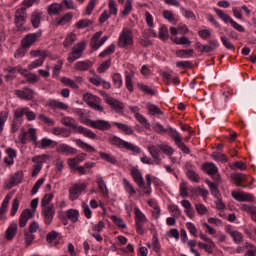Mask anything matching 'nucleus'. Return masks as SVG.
<instances>
[{
    "instance_id": "obj_1",
    "label": "nucleus",
    "mask_w": 256,
    "mask_h": 256,
    "mask_svg": "<svg viewBox=\"0 0 256 256\" xmlns=\"http://www.w3.org/2000/svg\"><path fill=\"white\" fill-rule=\"evenodd\" d=\"M152 127L155 133H158V135H165V133H167L169 137L173 139L178 149L184 152L186 155L191 153V149H189V147H187V145H185L183 142V137H181V134L177 130L173 129V127L168 126V128H165L159 122L152 124Z\"/></svg>"
},
{
    "instance_id": "obj_2",
    "label": "nucleus",
    "mask_w": 256,
    "mask_h": 256,
    "mask_svg": "<svg viewBox=\"0 0 256 256\" xmlns=\"http://www.w3.org/2000/svg\"><path fill=\"white\" fill-rule=\"evenodd\" d=\"M109 143L111 145H115V147H123L124 149H127L128 151H132V153H141V148L138 146H135L131 142H127L117 136H112L108 139Z\"/></svg>"
},
{
    "instance_id": "obj_3",
    "label": "nucleus",
    "mask_w": 256,
    "mask_h": 256,
    "mask_svg": "<svg viewBox=\"0 0 256 256\" xmlns=\"http://www.w3.org/2000/svg\"><path fill=\"white\" fill-rule=\"evenodd\" d=\"M25 21H27V8L21 7L14 15V23L18 31H25Z\"/></svg>"
},
{
    "instance_id": "obj_4",
    "label": "nucleus",
    "mask_w": 256,
    "mask_h": 256,
    "mask_svg": "<svg viewBox=\"0 0 256 256\" xmlns=\"http://www.w3.org/2000/svg\"><path fill=\"white\" fill-rule=\"evenodd\" d=\"M83 99L85 103L89 105V107H91L95 111H99V113H103L104 109L103 106H101V98L91 93H85L83 95Z\"/></svg>"
},
{
    "instance_id": "obj_5",
    "label": "nucleus",
    "mask_w": 256,
    "mask_h": 256,
    "mask_svg": "<svg viewBox=\"0 0 256 256\" xmlns=\"http://www.w3.org/2000/svg\"><path fill=\"white\" fill-rule=\"evenodd\" d=\"M85 49H87V42H80L76 47H73L71 53L68 54L69 63H75L77 59L83 57V51H85Z\"/></svg>"
},
{
    "instance_id": "obj_6",
    "label": "nucleus",
    "mask_w": 256,
    "mask_h": 256,
    "mask_svg": "<svg viewBox=\"0 0 256 256\" xmlns=\"http://www.w3.org/2000/svg\"><path fill=\"white\" fill-rule=\"evenodd\" d=\"M134 213L136 231L139 235H144L145 230L143 228L145 227V223H147V217H145V214H143L139 208H134Z\"/></svg>"
},
{
    "instance_id": "obj_7",
    "label": "nucleus",
    "mask_w": 256,
    "mask_h": 256,
    "mask_svg": "<svg viewBox=\"0 0 256 256\" xmlns=\"http://www.w3.org/2000/svg\"><path fill=\"white\" fill-rule=\"evenodd\" d=\"M119 47H127V45H133V31L129 28H124L120 33L118 39Z\"/></svg>"
},
{
    "instance_id": "obj_8",
    "label": "nucleus",
    "mask_w": 256,
    "mask_h": 256,
    "mask_svg": "<svg viewBox=\"0 0 256 256\" xmlns=\"http://www.w3.org/2000/svg\"><path fill=\"white\" fill-rule=\"evenodd\" d=\"M202 170L204 173H207V175H210L214 181H221V176L217 173H219V168H217V165L206 162L202 165Z\"/></svg>"
},
{
    "instance_id": "obj_9",
    "label": "nucleus",
    "mask_w": 256,
    "mask_h": 256,
    "mask_svg": "<svg viewBox=\"0 0 256 256\" xmlns=\"http://www.w3.org/2000/svg\"><path fill=\"white\" fill-rule=\"evenodd\" d=\"M41 35V32L27 34L21 40V46L23 47V49L31 48L32 45H35V43H37V39H40Z\"/></svg>"
},
{
    "instance_id": "obj_10",
    "label": "nucleus",
    "mask_w": 256,
    "mask_h": 256,
    "mask_svg": "<svg viewBox=\"0 0 256 256\" xmlns=\"http://www.w3.org/2000/svg\"><path fill=\"white\" fill-rule=\"evenodd\" d=\"M86 125L92 127L93 129H98L99 131H109L111 129V123L106 120H86Z\"/></svg>"
},
{
    "instance_id": "obj_11",
    "label": "nucleus",
    "mask_w": 256,
    "mask_h": 256,
    "mask_svg": "<svg viewBox=\"0 0 256 256\" xmlns=\"http://www.w3.org/2000/svg\"><path fill=\"white\" fill-rule=\"evenodd\" d=\"M85 189H87V184L85 183H76L74 185H72L69 188V199L70 201H75L77 200V198L81 195V193H83V191H85Z\"/></svg>"
},
{
    "instance_id": "obj_12",
    "label": "nucleus",
    "mask_w": 256,
    "mask_h": 256,
    "mask_svg": "<svg viewBox=\"0 0 256 256\" xmlns=\"http://www.w3.org/2000/svg\"><path fill=\"white\" fill-rule=\"evenodd\" d=\"M42 215L44 217V223L46 225H51L53 223V218L55 217V206L51 204L42 208Z\"/></svg>"
},
{
    "instance_id": "obj_13",
    "label": "nucleus",
    "mask_w": 256,
    "mask_h": 256,
    "mask_svg": "<svg viewBox=\"0 0 256 256\" xmlns=\"http://www.w3.org/2000/svg\"><path fill=\"white\" fill-rule=\"evenodd\" d=\"M105 103L107 105L111 106L112 109L116 111V113H123V110L125 109V104L123 102L113 98V97H107L105 99Z\"/></svg>"
},
{
    "instance_id": "obj_14",
    "label": "nucleus",
    "mask_w": 256,
    "mask_h": 256,
    "mask_svg": "<svg viewBox=\"0 0 256 256\" xmlns=\"http://www.w3.org/2000/svg\"><path fill=\"white\" fill-rule=\"evenodd\" d=\"M56 153L60 155H77V149L71 147L69 144H60L56 146Z\"/></svg>"
},
{
    "instance_id": "obj_15",
    "label": "nucleus",
    "mask_w": 256,
    "mask_h": 256,
    "mask_svg": "<svg viewBox=\"0 0 256 256\" xmlns=\"http://www.w3.org/2000/svg\"><path fill=\"white\" fill-rule=\"evenodd\" d=\"M33 217H35V214L30 209L23 210L19 218V227H27L29 219H33Z\"/></svg>"
},
{
    "instance_id": "obj_16",
    "label": "nucleus",
    "mask_w": 256,
    "mask_h": 256,
    "mask_svg": "<svg viewBox=\"0 0 256 256\" xmlns=\"http://www.w3.org/2000/svg\"><path fill=\"white\" fill-rule=\"evenodd\" d=\"M33 89L24 88L23 90H15V95L19 99H23L24 101H33Z\"/></svg>"
},
{
    "instance_id": "obj_17",
    "label": "nucleus",
    "mask_w": 256,
    "mask_h": 256,
    "mask_svg": "<svg viewBox=\"0 0 256 256\" xmlns=\"http://www.w3.org/2000/svg\"><path fill=\"white\" fill-rule=\"evenodd\" d=\"M232 197L236 199V201H240L243 203L244 201H250L253 203L255 201V197L252 194L245 193V192H232Z\"/></svg>"
},
{
    "instance_id": "obj_18",
    "label": "nucleus",
    "mask_w": 256,
    "mask_h": 256,
    "mask_svg": "<svg viewBox=\"0 0 256 256\" xmlns=\"http://www.w3.org/2000/svg\"><path fill=\"white\" fill-rule=\"evenodd\" d=\"M131 175H132L135 183L138 184V187H143L145 185V180L143 179V174H141V171H139V169L132 168Z\"/></svg>"
},
{
    "instance_id": "obj_19",
    "label": "nucleus",
    "mask_w": 256,
    "mask_h": 256,
    "mask_svg": "<svg viewBox=\"0 0 256 256\" xmlns=\"http://www.w3.org/2000/svg\"><path fill=\"white\" fill-rule=\"evenodd\" d=\"M18 225L17 223H12L5 232V240L6 241H13L15 236L17 235Z\"/></svg>"
},
{
    "instance_id": "obj_20",
    "label": "nucleus",
    "mask_w": 256,
    "mask_h": 256,
    "mask_svg": "<svg viewBox=\"0 0 256 256\" xmlns=\"http://www.w3.org/2000/svg\"><path fill=\"white\" fill-rule=\"evenodd\" d=\"M93 67V62L91 60L78 61L75 64L76 71H88Z\"/></svg>"
},
{
    "instance_id": "obj_21",
    "label": "nucleus",
    "mask_w": 256,
    "mask_h": 256,
    "mask_svg": "<svg viewBox=\"0 0 256 256\" xmlns=\"http://www.w3.org/2000/svg\"><path fill=\"white\" fill-rule=\"evenodd\" d=\"M76 145L80 147V149H84V151H87V153H96L97 149L95 147L91 146L90 144H87L81 139L74 140Z\"/></svg>"
},
{
    "instance_id": "obj_22",
    "label": "nucleus",
    "mask_w": 256,
    "mask_h": 256,
    "mask_svg": "<svg viewBox=\"0 0 256 256\" xmlns=\"http://www.w3.org/2000/svg\"><path fill=\"white\" fill-rule=\"evenodd\" d=\"M76 133H80L82 135H84V137H87L88 139H97V134H95V132L91 131L90 129H87L83 126H79L77 128Z\"/></svg>"
},
{
    "instance_id": "obj_23",
    "label": "nucleus",
    "mask_w": 256,
    "mask_h": 256,
    "mask_svg": "<svg viewBox=\"0 0 256 256\" xmlns=\"http://www.w3.org/2000/svg\"><path fill=\"white\" fill-rule=\"evenodd\" d=\"M62 125H64L65 127H70V129H73L74 133H77V129H79V126H77V124H75V119L71 118V117H64L61 120Z\"/></svg>"
},
{
    "instance_id": "obj_24",
    "label": "nucleus",
    "mask_w": 256,
    "mask_h": 256,
    "mask_svg": "<svg viewBox=\"0 0 256 256\" xmlns=\"http://www.w3.org/2000/svg\"><path fill=\"white\" fill-rule=\"evenodd\" d=\"M48 105L50 109H61L62 111H67V109H69V105L60 102L59 100H50Z\"/></svg>"
},
{
    "instance_id": "obj_25",
    "label": "nucleus",
    "mask_w": 256,
    "mask_h": 256,
    "mask_svg": "<svg viewBox=\"0 0 256 256\" xmlns=\"http://www.w3.org/2000/svg\"><path fill=\"white\" fill-rule=\"evenodd\" d=\"M206 183L211 191V195H213V197L216 199H220L221 193H219V185L210 180H207Z\"/></svg>"
},
{
    "instance_id": "obj_26",
    "label": "nucleus",
    "mask_w": 256,
    "mask_h": 256,
    "mask_svg": "<svg viewBox=\"0 0 256 256\" xmlns=\"http://www.w3.org/2000/svg\"><path fill=\"white\" fill-rule=\"evenodd\" d=\"M227 232L230 234L236 245H240V243H243V234L241 232L231 229H228Z\"/></svg>"
},
{
    "instance_id": "obj_27",
    "label": "nucleus",
    "mask_w": 256,
    "mask_h": 256,
    "mask_svg": "<svg viewBox=\"0 0 256 256\" xmlns=\"http://www.w3.org/2000/svg\"><path fill=\"white\" fill-rule=\"evenodd\" d=\"M42 15H43V13H41L39 11H34L31 14V24L34 29H37L39 27V25H41V16Z\"/></svg>"
},
{
    "instance_id": "obj_28",
    "label": "nucleus",
    "mask_w": 256,
    "mask_h": 256,
    "mask_svg": "<svg viewBox=\"0 0 256 256\" xmlns=\"http://www.w3.org/2000/svg\"><path fill=\"white\" fill-rule=\"evenodd\" d=\"M113 125L122 131V133H125V135H133V128L131 126L121 122H114Z\"/></svg>"
},
{
    "instance_id": "obj_29",
    "label": "nucleus",
    "mask_w": 256,
    "mask_h": 256,
    "mask_svg": "<svg viewBox=\"0 0 256 256\" xmlns=\"http://www.w3.org/2000/svg\"><path fill=\"white\" fill-rule=\"evenodd\" d=\"M23 181V171L16 172L11 178H10V188L15 187V185H19Z\"/></svg>"
},
{
    "instance_id": "obj_30",
    "label": "nucleus",
    "mask_w": 256,
    "mask_h": 256,
    "mask_svg": "<svg viewBox=\"0 0 256 256\" xmlns=\"http://www.w3.org/2000/svg\"><path fill=\"white\" fill-rule=\"evenodd\" d=\"M231 179L234 180V183L237 187H241V183L247 181V176L241 173H233Z\"/></svg>"
},
{
    "instance_id": "obj_31",
    "label": "nucleus",
    "mask_w": 256,
    "mask_h": 256,
    "mask_svg": "<svg viewBox=\"0 0 256 256\" xmlns=\"http://www.w3.org/2000/svg\"><path fill=\"white\" fill-rule=\"evenodd\" d=\"M97 185L102 195L104 197H107V195H109V190L107 189V185L105 184V180H103V177H97Z\"/></svg>"
},
{
    "instance_id": "obj_32",
    "label": "nucleus",
    "mask_w": 256,
    "mask_h": 256,
    "mask_svg": "<svg viewBox=\"0 0 256 256\" xmlns=\"http://www.w3.org/2000/svg\"><path fill=\"white\" fill-rule=\"evenodd\" d=\"M62 9H63V5L59 3H53L47 9L48 15H59Z\"/></svg>"
},
{
    "instance_id": "obj_33",
    "label": "nucleus",
    "mask_w": 256,
    "mask_h": 256,
    "mask_svg": "<svg viewBox=\"0 0 256 256\" xmlns=\"http://www.w3.org/2000/svg\"><path fill=\"white\" fill-rule=\"evenodd\" d=\"M61 83H63V85H65L66 87H71V89H75V90H79V87H80L78 86L75 80L67 77H62Z\"/></svg>"
},
{
    "instance_id": "obj_34",
    "label": "nucleus",
    "mask_w": 256,
    "mask_h": 256,
    "mask_svg": "<svg viewBox=\"0 0 256 256\" xmlns=\"http://www.w3.org/2000/svg\"><path fill=\"white\" fill-rule=\"evenodd\" d=\"M40 149H47L48 147H52L55 148L57 147V142L49 139V138H43L41 141H40Z\"/></svg>"
},
{
    "instance_id": "obj_35",
    "label": "nucleus",
    "mask_w": 256,
    "mask_h": 256,
    "mask_svg": "<svg viewBox=\"0 0 256 256\" xmlns=\"http://www.w3.org/2000/svg\"><path fill=\"white\" fill-rule=\"evenodd\" d=\"M4 71H6V73H12L13 75H15V73H20V75H25V73H27V70L23 69V67L21 66H7Z\"/></svg>"
},
{
    "instance_id": "obj_36",
    "label": "nucleus",
    "mask_w": 256,
    "mask_h": 256,
    "mask_svg": "<svg viewBox=\"0 0 256 256\" xmlns=\"http://www.w3.org/2000/svg\"><path fill=\"white\" fill-rule=\"evenodd\" d=\"M99 156L101 157V159H103L104 161H107V163H111L112 165H118V161L117 158H115L114 156H111L108 153L105 152H99Z\"/></svg>"
},
{
    "instance_id": "obj_37",
    "label": "nucleus",
    "mask_w": 256,
    "mask_h": 256,
    "mask_svg": "<svg viewBox=\"0 0 256 256\" xmlns=\"http://www.w3.org/2000/svg\"><path fill=\"white\" fill-rule=\"evenodd\" d=\"M67 217L72 221V223H77V221H79V210L69 209L67 211Z\"/></svg>"
},
{
    "instance_id": "obj_38",
    "label": "nucleus",
    "mask_w": 256,
    "mask_h": 256,
    "mask_svg": "<svg viewBox=\"0 0 256 256\" xmlns=\"http://www.w3.org/2000/svg\"><path fill=\"white\" fill-rule=\"evenodd\" d=\"M76 41H77V34H75V33H69V34L66 36L63 45H64L65 48L71 47V45H72L73 43H75Z\"/></svg>"
},
{
    "instance_id": "obj_39",
    "label": "nucleus",
    "mask_w": 256,
    "mask_h": 256,
    "mask_svg": "<svg viewBox=\"0 0 256 256\" xmlns=\"http://www.w3.org/2000/svg\"><path fill=\"white\" fill-rule=\"evenodd\" d=\"M158 37L161 39V41H167V39H169V29H167V26L162 25L159 28Z\"/></svg>"
},
{
    "instance_id": "obj_40",
    "label": "nucleus",
    "mask_w": 256,
    "mask_h": 256,
    "mask_svg": "<svg viewBox=\"0 0 256 256\" xmlns=\"http://www.w3.org/2000/svg\"><path fill=\"white\" fill-rule=\"evenodd\" d=\"M147 150H148V152L150 153V155H151L152 158L161 157V155H160L161 149L159 148V145H158V146L149 145V146L147 147Z\"/></svg>"
},
{
    "instance_id": "obj_41",
    "label": "nucleus",
    "mask_w": 256,
    "mask_h": 256,
    "mask_svg": "<svg viewBox=\"0 0 256 256\" xmlns=\"http://www.w3.org/2000/svg\"><path fill=\"white\" fill-rule=\"evenodd\" d=\"M147 109L150 115H163V111H161V109H159V107H157L155 104L148 103Z\"/></svg>"
},
{
    "instance_id": "obj_42",
    "label": "nucleus",
    "mask_w": 256,
    "mask_h": 256,
    "mask_svg": "<svg viewBox=\"0 0 256 256\" xmlns=\"http://www.w3.org/2000/svg\"><path fill=\"white\" fill-rule=\"evenodd\" d=\"M131 11H133V1L132 0H126L124 10L122 11L121 16L122 17H127V15H129V13H131Z\"/></svg>"
},
{
    "instance_id": "obj_43",
    "label": "nucleus",
    "mask_w": 256,
    "mask_h": 256,
    "mask_svg": "<svg viewBox=\"0 0 256 256\" xmlns=\"http://www.w3.org/2000/svg\"><path fill=\"white\" fill-rule=\"evenodd\" d=\"M110 219L113 221V223H115L117 227H119V229H127V224H125V221H123L121 218L112 215Z\"/></svg>"
},
{
    "instance_id": "obj_44",
    "label": "nucleus",
    "mask_w": 256,
    "mask_h": 256,
    "mask_svg": "<svg viewBox=\"0 0 256 256\" xmlns=\"http://www.w3.org/2000/svg\"><path fill=\"white\" fill-rule=\"evenodd\" d=\"M135 118L137 119V121H139V123H141V125L145 127V129H151V124L143 115H141L140 113H136Z\"/></svg>"
},
{
    "instance_id": "obj_45",
    "label": "nucleus",
    "mask_w": 256,
    "mask_h": 256,
    "mask_svg": "<svg viewBox=\"0 0 256 256\" xmlns=\"http://www.w3.org/2000/svg\"><path fill=\"white\" fill-rule=\"evenodd\" d=\"M10 201H11V195H6L0 207V215H4V213H7V209L9 207Z\"/></svg>"
},
{
    "instance_id": "obj_46",
    "label": "nucleus",
    "mask_w": 256,
    "mask_h": 256,
    "mask_svg": "<svg viewBox=\"0 0 256 256\" xmlns=\"http://www.w3.org/2000/svg\"><path fill=\"white\" fill-rule=\"evenodd\" d=\"M53 197H54L53 193L44 195V197L41 200L42 208L50 207V205H51L50 203H51V201H53Z\"/></svg>"
},
{
    "instance_id": "obj_47",
    "label": "nucleus",
    "mask_w": 256,
    "mask_h": 256,
    "mask_svg": "<svg viewBox=\"0 0 256 256\" xmlns=\"http://www.w3.org/2000/svg\"><path fill=\"white\" fill-rule=\"evenodd\" d=\"M162 16L164 17V19L169 21V23H176L177 21V19H175V14L171 10L163 11Z\"/></svg>"
},
{
    "instance_id": "obj_48",
    "label": "nucleus",
    "mask_w": 256,
    "mask_h": 256,
    "mask_svg": "<svg viewBox=\"0 0 256 256\" xmlns=\"http://www.w3.org/2000/svg\"><path fill=\"white\" fill-rule=\"evenodd\" d=\"M7 119H9V112L2 111L0 113V133H3V127H5V123H7Z\"/></svg>"
},
{
    "instance_id": "obj_49",
    "label": "nucleus",
    "mask_w": 256,
    "mask_h": 256,
    "mask_svg": "<svg viewBox=\"0 0 256 256\" xmlns=\"http://www.w3.org/2000/svg\"><path fill=\"white\" fill-rule=\"evenodd\" d=\"M123 183L126 193H129V195H135V193H137V191H135V188L133 187V185H131V182H129V180L124 178Z\"/></svg>"
},
{
    "instance_id": "obj_50",
    "label": "nucleus",
    "mask_w": 256,
    "mask_h": 256,
    "mask_svg": "<svg viewBox=\"0 0 256 256\" xmlns=\"http://www.w3.org/2000/svg\"><path fill=\"white\" fill-rule=\"evenodd\" d=\"M24 241H25V246L29 247V245H31V243H33V241H35V235H33V233L25 230Z\"/></svg>"
},
{
    "instance_id": "obj_51",
    "label": "nucleus",
    "mask_w": 256,
    "mask_h": 256,
    "mask_svg": "<svg viewBox=\"0 0 256 256\" xmlns=\"http://www.w3.org/2000/svg\"><path fill=\"white\" fill-rule=\"evenodd\" d=\"M245 249H246V254L245 256H256V247L255 245L246 242L245 243Z\"/></svg>"
},
{
    "instance_id": "obj_52",
    "label": "nucleus",
    "mask_w": 256,
    "mask_h": 256,
    "mask_svg": "<svg viewBox=\"0 0 256 256\" xmlns=\"http://www.w3.org/2000/svg\"><path fill=\"white\" fill-rule=\"evenodd\" d=\"M193 53H195V50H193V49H189V50L181 49L176 52V56L180 57V58L193 57Z\"/></svg>"
},
{
    "instance_id": "obj_53",
    "label": "nucleus",
    "mask_w": 256,
    "mask_h": 256,
    "mask_svg": "<svg viewBox=\"0 0 256 256\" xmlns=\"http://www.w3.org/2000/svg\"><path fill=\"white\" fill-rule=\"evenodd\" d=\"M242 211H245L246 213H249L250 215H252V219H253V221H255V216H256V207L255 206H250V205L244 204L242 206Z\"/></svg>"
},
{
    "instance_id": "obj_54",
    "label": "nucleus",
    "mask_w": 256,
    "mask_h": 256,
    "mask_svg": "<svg viewBox=\"0 0 256 256\" xmlns=\"http://www.w3.org/2000/svg\"><path fill=\"white\" fill-rule=\"evenodd\" d=\"M212 159L214 161H220L221 163H227V156L223 153L214 152L211 154Z\"/></svg>"
},
{
    "instance_id": "obj_55",
    "label": "nucleus",
    "mask_w": 256,
    "mask_h": 256,
    "mask_svg": "<svg viewBox=\"0 0 256 256\" xmlns=\"http://www.w3.org/2000/svg\"><path fill=\"white\" fill-rule=\"evenodd\" d=\"M39 121H42L43 123H45V125H48V127H53L55 125V120L47 117L44 114H40L38 116Z\"/></svg>"
},
{
    "instance_id": "obj_56",
    "label": "nucleus",
    "mask_w": 256,
    "mask_h": 256,
    "mask_svg": "<svg viewBox=\"0 0 256 256\" xmlns=\"http://www.w3.org/2000/svg\"><path fill=\"white\" fill-rule=\"evenodd\" d=\"M168 209H169L170 213H172L173 217H176V218L181 217V209H179V206H177L175 204H170L168 206Z\"/></svg>"
},
{
    "instance_id": "obj_57",
    "label": "nucleus",
    "mask_w": 256,
    "mask_h": 256,
    "mask_svg": "<svg viewBox=\"0 0 256 256\" xmlns=\"http://www.w3.org/2000/svg\"><path fill=\"white\" fill-rule=\"evenodd\" d=\"M90 25H93V21H91L89 19H82L76 23V28L77 29H85V27H90Z\"/></svg>"
},
{
    "instance_id": "obj_58",
    "label": "nucleus",
    "mask_w": 256,
    "mask_h": 256,
    "mask_svg": "<svg viewBox=\"0 0 256 256\" xmlns=\"http://www.w3.org/2000/svg\"><path fill=\"white\" fill-rule=\"evenodd\" d=\"M113 83L116 89H121V87H123V78L121 77V74L116 73L113 75Z\"/></svg>"
},
{
    "instance_id": "obj_59",
    "label": "nucleus",
    "mask_w": 256,
    "mask_h": 256,
    "mask_svg": "<svg viewBox=\"0 0 256 256\" xmlns=\"http://www.w3.org/2000/svg\"><path fill=\"white\" fill-rule=\"evenodd\" d=\"M27 133L30 137V140L33 142V145H39V142L37 141V129L29 128Z\"/></svg>"
},
{
    "instance_id": "obj_60",
    "label": "nucleus",
    "mask_w": 256,
    "mask_h": 256,
    "mask_svg": "<svg viewBox=\"0 0 256 256\" xmlns=\"http://www.w3.org/2000/svg\"><path fill=\"white\" fill-rule=\"evenodd\" d=\"M73 19V15L71 13H66L62 18L56 19L57 25H65L66 23H69Z\"/></svg>"
},
{
    "instance_id": "obj_61",
    "label": "nucleus",
    "mask_w": 256,
    "mask_h": 256,
    "mask_svg": "<svg viewBox=\"0 0 256 256\" xmlns=\"http://www.w3.org/2000/svg\"><path fill=\"white\" fill-rule=\"evenodd\" d=\"M160 151H162V153H164V155H173V153H175V151L173 150V148L171 146L165 145V144H161L158 145Z\"/></svg>"
},
{
    "instance_id": "obj_62",
    "label": "nucleus",
    "mask_w": 256,
    "mask_h": 256,
    "mask_svg": "<svg viewBox=\"0 0 256 256\" xmlns=\"http://www.w3.org/2000/svg\"><path fill=\"white\" fill-rule=\"evenodd\" d=\"M58 237H61V234L57 231H51L46 235V241L47 243H52L53 241H56Z\"/></svg>"
},
{
    "instance_id": "obj_63",
    "label": "nucleus",
    "mask_w": 256,
    "mask_h": 256,
    "mask_svg": "<svg viewBox=\"0 0 256 256\" xmlns=\"http://www.w3.org/2000/svg\"><path fill=\"white\" fill-rule=\"evenodd\" d=\"M27 107L17 108L14 110V119H21L24 115H26Z\"/></svg>"
},
{
    "instance_id": "obj_64",
    "label": "nucleus",
    "mask_w": 256,
    "mask_h": 256,
    "mask_svg": "<svg viewBox=\"0 0 256 256\" xmlns=\"http://www.w3.org/2000/svg\"><path fill=\"white\" fill-rule=\"evenodd\" d=\"M110 67H111V60L109 59L104 61L102 64H100L97 71L98 73H105V71H107V69H109Z\"/></svg>"
}]
</instances>
